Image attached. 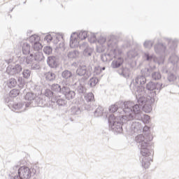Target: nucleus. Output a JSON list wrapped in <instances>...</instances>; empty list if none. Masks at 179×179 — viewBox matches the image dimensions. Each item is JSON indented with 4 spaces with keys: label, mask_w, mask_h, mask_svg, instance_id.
Segmentation results:
<instances>
[{
    "label": "nucleus",
    "mask_w": 179,
    "mask_h": 179,
    "mask_svg": "<svg viewBox=\"0 0 179 179\" xmlns=\"http://www.w3.org/2000/svg\"><path fill=\"white\" fill-rule=\"evenodd\" d=\"M97 52L101 53L104 52L106 50H108V53L101 57V59L103 62H110V61H113L115 58L111 63V66L113 69L120 68V66L124 64V59L120 56L122 54V50L118 47V40L115 36H112L108 38L101 36L97 41Z\"/></svg>",
    "instance_id": "1"
},
{
    "label": "nucleus",
    "mask_w": 179,
    "mask_h": 179,
    "mask_svg": "<svg viewBox=\"0 0 179 179\" xmlns=\"http://www.w3.org/2000/svg\"><path fill=\"white\" fill-rule=\"evenodd\" d=\"M123 111L125 115L121 119L122 122H127L134 119L137 121H143L145 124H148L150 121V116L143 114L139 104H135L134 102L126 101L123 106Z\"/></svg>",
    "instance_id": "2"
},
{
    "label": "nucleus",
    "mask_w": 179,
    "mask_h": 179,
    "mask_svg": "<svg viewBox=\"0 0 179 179\" xmlns=\"http://www.w3.org/2000/svg\"><path fill=\"white\" fill-rule=\"evenodd\" d=\"M123 117L124 115H121L115 117L113 114L109 115V126L114 132L121 134V132H122V125H124L123 124H127V122H129L131 124L130 130L131 134H141V132H142V124L139 122V121L134 118L131 120H127L126 122H123L122 120H121Z\"/></svg>",
    "instance_id": "3"
},
{
    "label": "nucleus",
    "mask_w": 179,
    "mask_h": 179,
    "mask_svg": "<svg viewBox=\"0 0 179 179\" xmlns=\"http://www.w3.org/2000/svg\"><path fill=\"white\" fill-rule=\"evenodd\" d=\"M135 141L138 144V149H140V153L143 156L141 164L144 169H149L150 166V162H152V154L153 150H152V144L150 141L152 139L146 138L143 135L140 134L136 136Z\"/></svg>",
    "instance_id": "4"
},
{
    "label": "nucleus",
    "mask_w": 179,
    "mask_h": 179,
    "mask_svg": "<svg viewBox=\"0 0 179 179\" xmlns=\"http://www.w3.org/2000/svg\"><path fill=\"white\" fill-rule=\"evenodd\" d=\"M131 89L134 90L135 95L138 103L141 109L143 107V111L145 113H150L152 111V106L146 104V92H145V87H135L133 85H131Z\"/></svg>",
    "instance_id": "5"
},
{
    "label": "nucleus",
    "mask_w": 179,
    "mask_h": 179,
    "mask_svg": "<svg viewBox=\"0 0 179 179\" xmlns=\"http://www.w3.org/2000/svg\"><path fill=\"white\" fill-rule=\"evenodd\" d=\"M44 59V56L43 55V52H36L34 55L31 54L29 56L22 57L20 58V64L22 65H29L31 64L33 62L36 61L37 62L40 61H43Z\"/></svg>",
    "instance_id": "6"
},
{
    "label": "nucleus",
    "mask_w": 179,
    "mask_h": 179,
    "mask_svg": "<svg viewBox=\"0 0 179 179\" xmlns=\"http://www.w3.org/2000/svg\"><path fill=\"white\" fill-rule=\"evenodd\" d=\"M31 178V169L27 166H21L18 169V176L13 179H29Z\"/></svg>",
    "instance_id": "7"
},
{
    "label": "nucleus",
    "mask_w": 179,
    "mask_h": 179,
    "mask_svg": "<svg viewBox=\"0 0 179 179\" xmlns=\"http://www.w3.org/2000/svg\"><path fill=\"white\" fill-rule=\"evenodd\" d=\"M166 87V85L162 83H155L153 82H150L146 85L147 90L150 92H153L154 93H159L160 90Z\"/></svg>",
    "instance_id": "8"
},
{
    "label": "nucleus",
    "mask_w": 179,
    "mask_h": 179,
    "mask_svg": "<svg viewBox=\"0 0 179 179\" xmlns=\"http://www.w3.org/2000/svg\"><path fill=\"white\" fill-rule=\"evenodd\" d=\"M77 76H83L85 79H89L92 76V72L87 70L85 65L79 66L76 71Z\"/></svg>",
    "instance_id": "9"
},
{
    "label": "nucleus",
    "mask_w": 179,
    "mask_h": 179,
    "mask_svg": "<svg viewBox=\"0 0 179 179\" xmlns=\"http://www.w3.org/2000/svg\"><path fill=\"white\" fill-rule=\"evenodd\" d=\"M62 93L66 100H73V99H75V96H76V93H75L74 91L71 90L68 84H66L62 87Z\"/></svg>",
    "instance_id": "10"
},
{
    "label": "nucleus",
    "mask_w": 179,
    "mask_h": 179,
    "mask_svg": "<svg viewBox=\"0 0 179 179\" xmlns=\"http://www.w3.org/2000/svg\"><path fill=\"white\" fill-rule=\"evenodd\" d=\"M135 83H136V85H135ZM145 83H146V76L143 75L138 76L135 79V83H133L130 85V89L131 90H132V92L134 93L135 94V92H136V90H134V88L131 87V86H132L133 85L136 87H143V86L142 85H145Z\"/></svg>",
    "instance_id": "11"
},
{
    "label": "nucleus",
    "mask_w": 179,
    "mask_h": 179,
    "mask_svg": "<svg viewBox=\"0 0 179 179\" xmlns=\"http://www.w3.org/2000/svg\"><path fill=\"white\" fill-rule=\"evenodd\" d=\"M48 106V100L43 95H38L35 98L33 107H47Z\"/></svg>",
    "instance_id": "12"
},
{
    "label": "nucleus",
    "mask_w": 179,
    "mask_h": 179,
    "mask_svg": "<svg viewBox=\"0 0 179 179\" xmlns=\"http://www.w3.org/2000/svg\"><path fill=\"white\" fill-rule=\"evenodd\" d=\"M8 106L12 111H16L18 113H22V111H24V108H23V103H13V101H10L9 103L8 104Z\"/></svg>",
    "instance_id": "13"
},
{
    "label": "nucleus",
    "mask_w": 179,
    "mask_h": 179,
    "mask_svg": "<svg viewBox=\"0 0 179 179\" xmlns=\"http://www.w3.org/2000/svg\"><path fill=\"white\" fill-rule=\"evenodd\" d=\"M8 75H17L22 72V66L20 64H15V66H8L6 70Z\"/></svg>",
    "instance_id": "14"
},
{
    "label": "nucleus",
    "mask_w": 179,
    "mask_h": 179,
    "mask_svg": "<svg viewBox=\"0 0 179 179\" xmlns=\"http://www.w3.org/2000/svg\"><path fill=\"white\" fill-rule=\"evenodd\" d=\"M80 48L83 50V54L85 57H91L93 54V48L89 47V44L86 42L80 45Z\"/></svg>",
    "instance_id": "15"
},
{
    "label": "nucleus",
    "mask_w": 179,
    "mask_h": 179,
    "mask_svg": "<svg viewBox=\"0 0 179 179\" xmlns=\"http://www.w3.org/2000/svg\"><path fill=\"white\" fill-rule=\"evenodd\" d=\"M80 39L77 37L76 35H73V33L71 36L70 38V47L71 48H76L79 47V42Z\"/></svg>",
    "instance_id": "16"
},
{
    "label": "nucleus",
    "mask_w": 179,
    "mask_h": 179,
    "mask_svg": "<svg viewBox=\"0 0 179 179\" xmlns=\"http://www.w3.org/2000/svg\"><path fill=\"white\" fill-rule=\"evenodd\" d=\"M74 87L79 94H85L86 93V87L79 81L75 83Z\"/></svg>",
    "instance_id": "17"
},
{
    "label": "nucleus",
    "mask_w": 179,
    "mask_h": 179,
    "mask_svg": "<svg viewBox=\"0 0 179 179\" xmlns=\"http://www.w3.org/2000/svg\"><path fill=\"white\" fill-rule=\"evenodd\" d=\"M117 73L120 76H123V78H129V76L131 75V71L127 67L120 69L117 70Z\"/></svg>",
    "instance_id": "18"
},
{
    "label": "nucleus",
    "mask_w": 179,
    "mask_h": 179,
    "mask_svg": "<svg viewBox=\"0 0 179 179\" xmlns=\"http://www.w3.org/2000/svg\"><path fill=\"white\" fill-rule=\"evenodd\" d=\"M125 104V102L123 103V106H122V108H118V103H115L114 105H111L109 107V111L110 113H115L116 111H118V113H120V111H121V113L123 111V113H125V112H124V106Z\"/></svg>",
    "instance_id": "19"
},
{
    "label": "nucleus",
    "mask_w": 179,
    "mask_h": 179,
    "mask_svg": "<svg viewBox=\"0 0 179 179\" xmlns=\"http://www.w3.org/2000/svg\"><path fill=\"white\" fill-rule=\"evenodd\" d=\"M155 51L157 54H163L166 51V46L163 43H158L155 45Z\"/></svg>",
    "instance_id": "20"
},
{
    "label": "nucleus",
    "mask_w": 179,
    "mask_h": 179,
    "mask_svg": "<svg viewBox=\"0 0 179 179\" xmlns=\"http://www.w3.org/2000/svg\"><path fill=\"white\" fill-rule=\"evenodd\" d=\"M47 62L50 68H57V58L54 56L48 57Z\"/></svg>",
    "instance_id": "21"
},
{
    "label": "nucleus",
    "mask_w": 179,
    "mask_h": 179,
    "mask_svg": "<svg viewBox=\"0 0 179 179\" xmlns=\"http://www.w3.org/2000/svg\"><path fill=\"white\" fill-rule=\"evenodd\" d=\"M44 76L45 79H46L48 82H54L57 76L55 75V73L51 71H48L44 74Z\"/></svg>",
    "instance_id": "22"
},
{
    "label": "nucleus",
    "mask_w": 179,
    "mask_h": 179,
    "mask_svg": "<svg viewBox=\"0 0 179 179\" xmlns=\"http://www.w3.org/2000/svg\"><path fill=\"white\" fill-rule=\"evenodd\" d=\"M73 36H76L80 40H85L87 37V31H81L79 34L74 32Z\"/></svg>",
    "instance_id": "23"
},
{
    "label": "nucleus",
    "mask_w": 179,
    "mask_h": 179,
    "mask_svg": "<svg viewBox=\"0 0 179 179\" xmlns=\"http://www.w3.org/2000/svg\"><path fill=\"white\" fill-rule=\"evenodd\" d=\"M37 96L33 93V92H28L25 95V100H28L29 101H31L32 104L34 103V100H36V98Z\"/></svg>",
    "instance_id": "24"
},
{
    "label": "nucleus",
    "mask_w": 179,
    "mask_h": 179,
    "mask_svg": "<svg viewBox=\"0 0 179 179\" xmlns=\"http://www.w3.org/2000/svg\"><path fill=\"white\" fill-rule=\"evenodd\" d=\"M30 44L28 43H24L22 45V54H24V55H27L29 54H30Z\"/></svg>",
    "instance_id": "25"
},
{
    "label": "nucleus",
    "mask_w": 179,
    "mask_h": 179,
    "mask_svg": "<svg viewBox=\"0 0 179 179\" xmlns=\"http://www.w3.org/2000/svg\"><path fill=\"white\" fill-rule=\"evenodd\" d=\"M82 113V110H80V108L79 106H73L71 108V114L72 115H79Z\"/></svg>",
    "instance_id": "26"
},
{
    "label": "nucleus",
    "mask_w": 179,
    "mask_h": 179,
    "mask_svg": "<svg viewBox=\"0 0 179 179\" xmlns=\"http://www.w3.org/2000/svg\"><path fill=\"white\" fill-rule=\"evenodd\" d=\"M67 57L70 59H73L75 58H78V57H79V51H78V50L70 51L68 53Z\"/></svg>",
    "instance_id": "27"
},
{
    "label": "nucleus",
    "mask_w": 179,
    "mask_h": 179,
    "mask_svg": "<svg viewBox=\"0 0 179 179\" xmlns=\"http://www.w3.org/2000/svg\"><path fill=\"white\" fill-rule=\"evenodd\" d=\"M168 45L171 51H174V50L177 48V41H171L170 39H168Z\"/></svg>",
    "instance_id": "28"
},
{
    "label": "nucleus",
    "mask_w": 179,
    "mask_h": 179,
    "mask_svg": "<svg viewBox=\"0 0 179 179\" xmlns=\"http://www.w3.org/2000/svg\"><path fill=\"white\" fill-rule=\"evenodd\" d=\"M62 77L63 78V79H66V80H68V79L72 78V72H71L69 70H64L62 73Z\"/></svg>",
    "instance_id": "29"
},
{
    "label": "nucleus",
    "mask_w": 179,
    "mask_h": 179,
    "mask_svg": "<svg viewBox=\"0 0 179 179\" xmlns=\"http://www.w3.org/2000/svg\"><path fill=\"white\" fill-rule=\"evenodd\" d=\"M99 83V79L96 77H92L89 81H88V85L90 86V87H94L96 85Z\"/></svg>",
    "instance_id": "30"
},
{
    "label": "nucleus",
    "mask_w": 179,
    "mask_h": 179,
    "mask_svg": "<svg viewBox=\"0 0 179 179\" xmlns=\"http://www.w3.org/2000/svg\"><path fill=\"white\" fill-rule=\"evenodd\" d=\"M51 90L52 92H56V93H62V88H61V85L58 84H52L51 87Z\"/></svg>",
    "instance_id": "31"
},
{
    "label": "nucleus",
    "mask_w": 179,
    "mask_h": 179,
    "mask_svg": "<svg viewBox=\"0 0 179 179\" xmlns=\"http://www.w3.org/2000/svg\"><path fill=\"white\" fill-rule=\"evenodd\" d=\"M104 108L101 106H99L94 111V115L96 117H101L103 114L104 113Z\"/></svg>",
    "instance_id": "32"
},
{
    "label": "nucleus",
    "mask_w": 179,
    "mask_h": 179,
    "mask_svg": "<svg viewBox=\"0 0 179 179\" xmlns=\"http://www.w3.org/2000/svg\"><path fill=\"white\" fill-rule=\"evenodd\" d=\"M169 62L173 65H176L178 62V56L176 55V54H172L169 57Z\"/></svg>",
    "instance_id": "33"
},
{
    "label": "nucleus",
    "mask_w": 179,
    "mask_h": 179,
    "mask_svg": "<svg viewBox=\"0 0 179 179\" xmlns=\"http://www.w3.org/2000/svg\"><path fill=\"white\" fill-rule=\"evenodd\" d=\"M7 85L10 89H12V87H16V85H17V81L15 78H10Z\"/></svg>",
    "instance_id": "34"
},
{
    "label": "nucleus",
    "mask_w": 179,
    "mask_h": 179,
    "mask_svg": "<svg viewBox=\"0 0 179 179\" xmlns=\"http://www.w3.org/2000/svg\"><path fill=\"white\" fill-rule=\"evenodd\" d=\"M153 44H155V42L153 41H145L143 43L144 48H148V50H150L152 47H153Z\"/></svg>",
    "instance_id": "35"
},
{
    "label": "nucleus",
    "mask_w": 179,
    "mask_h": 179,
    "mask_svg": "<svg viewBox=\"0 0 179 179\" xmlns=\"http://www.w3.org/2000/svg\"><path fill=\"white\" fill-rule=\"evenodd\" d=\"M167 79L169 82H176L177 80V76L175 73H169Z\"/></svg>",
    "instance_id": "36"
},
{
    "label": "nucleus",
    "mask_w": 179,
    "mask_h": 179,
    "mask_svg": "<svg viewBox=\"0 0 179 179\" xmlns=\"http://www.w3.org/2000/svg\"><path fill=\"white\" fill-rule=\"evenodd\" d=\"M137 55H138V52H136L135 50H129L127 52V57L130 59H131V58H135V57H136Z\"/></svg>",
    "instance_id": "37"
},
{
    "label": "nucleus",
    "mask_w": 179,
    "mask_h": 179,
    "mask_svg": "<svg viewBox=\"0 0 179 179\" xmlns=\"http://www.w3.org/2000/svg\"><path fill=\"white\" fill-rule=\"evenodd\" d=\"M53 36V40H54V44H58V42L61 40V38H63L64 36H62L59 34H55Z\"/></svg>",
    "instance_id": "38"
},
{
    "label": "nucleus",
    "mask_w": 179,
    "mask_h": 179,
    "mask_svg": "<svg viewBox=\"0 0 179 179\" xmlns=\"http://www.w3.org/2000/svg\"><path fill=\"white\" fill-rule=\"evenodd\" d=\"M29 41H30V43H34V44L35 43L40 41V36H38L36 34L32 35L29 37Z\"/></svg>",
    "instance_id": "39"
},
{
    "label": "nucleus",
    "mask_w": 179,
    "mask_h": 179,
    "mask_svg": "<svg viewBox=\"0 0 179 179\" xmlns=\"http://www.w3.org/2000/svg\"><path fill=\"white\" fill-rule=\"evenodd\" d=\"M152 78L153 80H159L162 79V74H160V72H159V71L153 72L152 73Z\"/></svg>",
    "instance_id": "40"
},
{
    "label": "nucleus",
    "mask_w": 179,
    "mask_h": 179,
    "mask_svg": "<svg viewBox=\"0 0 179 179\" xmlns=\"http://www.w3.org/2000/svg\"><path fill=\"white\" fill-rule=\"evenodd\" d=\"M85 97V100L87 101H94V94H93V93L92 92H89L88 94H86Z\"/></svg>",
    "instance_id": "41"
},
{
    "label": "nucleus",
    "mask_w": 179,
    "mask_h": 179,
    "mask_svg": "<svg viewBox=\"0 0 179 179\" xmlns=\"http://www.w3.org/2000/svg\"><path fill=\"white\" fill-rule=\"evenodd\" d=\"M33 48L34 50V51H40V50H41V48H43V45H41V43H40V42H35V43H34L33 45Z\"/></svg>",
    "instance_id": "42"
},
{
    "label": "nucleus",
    "mask_w": 179,
    "mask_h": 179,
    "mask_svg": "<svg viewBox=\"0 0 179 179\" xmlns=\"http://www.w3.org/2000/svg\"><path fill=\"white\" fill-rule=\"evenodd\" d=\"M20 93V91H19V90L13 89L10 92V96L17 97V96H19Z\"/></svg>",
    "instance_id": "43"
},
{
    "label": "nucleus",
    "mask_w": 179,
    "mask_h": 179,
    "mask_svg": "<svg viewBox=\"0 0 179 179\" xmlns=\"http://www.w3.org/2000/svg\"><path fill=\"white\" fill-rule=\"evenodd\" d=\"M142 75H144L145 76H150V73H152V69L149 68H145L144 70L141 71Z\"/></svg>",
    "instance_id": "44"
},
{
    "label": "nucleus",
    "mask_w": 179,
    "mask_h": 179,
    "mask_svg": "<svg viewBox=\"0 0 179 179\" xmlns=\"http://www.w3.org/2000/svg\"><path fill=\"white\" fill-rule=\"evenodd\" d=\"M31 74V71L29 69H25L22 72V75L25 79H29V78H30Z\"/></svg>",
    "instance_id": "45"
},
{
    "label": "nucleus",
    "mask_w": 179,
    "mask_h": 179,
    "mask_svg": "<svg viewBox=\"0 0 179 179\" xmlns=\"http://www.w3.org/2000/svg\"><path fill=\"white\" fill-rule=\"evenodd\" d=\"M56 103L58 106H66V100L62 98H58Z\"/></svg>",
    "instance_id": "46"
},
{
    "label": "nucleus",
    "mask_w": 179,
    "mask_h": 179,
    "mask_svg": "<svg viewBox=\"0 0 179 179\" xmlns=\"http://www.w3.org/2000/svg\"><path fill=\"white\" fill-rule=\"evenodd\" d=\"M43 52L46 54V55H50L52 52V48L50 46H46L43 48Z\"/></svg>",
    "instance_id": "47"
},
{
    "label": "nucleus",
    "mask_w": 179,
    "mask_h": 179,
    "mask_svg": "<svg viewBox=\"0 0 179 179\" xmlns=\"http://www.w3.org/2000/svg\"><path fill=\"white\" fill-rule=\"evenodd\" d=\"M143 58L146 61H152V59H153V55H150L148 52H145L143 55Z\"/></svg>",
    "instance_id": "48"
},
{
    "label": "nucleus",
    "mask_w": 179,
    "mask_h": 179,
    "mask_svg": "<svg viewBox=\"0 0 179 179\" xmlns=\"http://www.w3.org/2000/svg\"><path fill=\"white\" fill-rule=\"evenodd\" d=\"M31 69H34V70H37V69H40V64L38 63H36L34 62L31 63Z\"/></svg>",
    "instance_id": "49"
},
{
    "label": "nucleus",
    "mask_w": 179,
    "mask_h": 179,
    "mask_svg": "<svg viewBox=\"0 0 179 179\" xmlns=\"http://www.w3.org/2000/svg\"><path fill=\"white\" fill-rule=\"evenodd\" d=\"M45 97H52L54 96V92L50 90H45Z\"/></svg>",
    "instance_id": "50"
},
{
    "label": "nucleus",
    "mask_w": 179,
    "mask_h": 179,
    "mask_svg": "<svg viewBox=\"0 0 179 179\" xmlns=\"http://www.w3.org/2000/svg\"><path fill=\"white\" fill-rule=\"evenodd\" d=\"M54 40L53 35L48 34L45 36L44 41H47V43H50V41H52Z\"/></svg>",
    "instance_id": "51"
},
{
    "label": "nucleus",
    "mask_w": 179,
    "mask_h": 179,
    "mask_svg": "<svg viewBox=\"0 0 179 179\" xmlns=\"http://www.w3.org/2000/svg\"><path fill=\"white\" fill-rule=\"evenodd\" d=\"M101 73V67L96 66L94 70V75H100Z\"/></svg>",
    "instance_id": "52"
},
{
    "label": "nucleus",
    "mask_w": 179,
    "mask_h": 179,
    "mask_svg": "<svg viewBox=\"0 0 179 179\" xmlns=\"http://www.w3.org/2000/svg\"><path fill=\"white\" fill-rule=\"evenodd\" d=\"M18 86L23 87L24 86V80L22 77H19L17 79Z\"/></svg>",
    "instance_id": "53"
},
{
    "label": "nucleus",
    "mask_w": 179,
    "mask_h": 179,
    "mask_svg": "<svg viewBox=\"0 0 179 179\" xmlns=\"http://www.w3.org/2000/svg\"><path fill=\"white\" fill-rule=\"evenodd\" d=\"M88 40L90 43H96V41H97V39L96 38V35L94 34H92L91 35V37L88 38Z\"/></svg>",
    "instance_id": "54"
},
{
    "label": "nucleus",
    "mask_w": 179,
    "mask_h": 179,
    "mask_svg": "<svg viewBox=\"0 0 179 179\" xmlns=\"http://www.w3.org/2000/svg\"><path fill=\"white\" fill-rule=\"evenodd\" d=\"M59 48L62 50V51H65V43L64 42H62L59 44Z\"/></svg>",
    "instance_id": "55"
},
{
    "label": "nucleus",
    "mask_w": 179,
    "mask_h": 179,
    "mask_svg": "<svg viewBox=\"0 0 179 179\" xmlns=\"http://www.w3.org/2000/svg\"><path fill=\"white\" fill-rule=\"evenodd\" d=\"M142 131L143 132H147V131H149V127H148V126H145L144 127H142Z\"/></svg>",
    "instance_id": "56"
},
{
    "label": "nucleus",
    "mask_w": 179,
    "mask_h": 179,
    "mask_svg": "<svg viewBox=\"0 0 179 179\" xmlns=\"http://www.w3.org/2000/svg\"><path fill=\"white\" fill-rule=\"evenodd\" d=\"M162 72L164 73H167V72H168L167 69H166V67H163L162 68Z\"/></svg>",
    "instance_id": "57"
},
{
    "label": "nucleus",
    "mask_w": 179,
    "mask_h": 179,
    "mask_svg": "<svg viewBox=\"0 0 179 179\" xmlns=\"http://www.w3.org/2000/svg\"><path fill=\"white\" fill-rule=\"evenodd\" d=\"M6 62H7V64H10V62H12V59L6 60Z\"/></svg>",
    "instance_id": "58"
},
{
    "label": "nucleus",
    "mask_w": 179,
    "mask_h": 179,
    "mask_svg": "<svg viewBox=\"0 0 179 179\" xmlns=\"http://www.w3.org/2000/svg\"><path fill=\"white\" fill-rule=\"evenodd\" d=\"M101 71H106V67H102Z\"/></svg>",
    "instance_id": "59"
},
{
    "label": "nucleus",
    "mask_w": 179,
    "mask_h": 179,
    "mask_svg": "<svg viewBox=\"0 0 179 179\" xmlns=\"http://www.w3.org/2000/svg\"><path fill=\"white\" fill-rule=\"evenodd\" d=\"M19 168V166H14V169H18Z\"/></svg>",
    "instance_id": "60"
},
{
    "label": "nucleus",
    "mask_w": 179,
    "mask_h": 179,
    "mask_svg": "<svg viewBox=\"0 0 179 179\" xmlns=\"http://www.w3.org/2000/svg\"><path fill=\"white\" fill-rule=\"evenodd\" d=\"M6 101H8V99H6Z\"/></svg>",
    "instance_id": "61"
},
{
    "label": "nucleus",
    "mask_w": 179,
    "mask_h": 179,
    "mask_svg": "<svg viewBox=\"0 0 179 179\" xmlns=\"http://www.w3.org/2000/svg\"><path fill=\"white\" fill-rule=\"evenodd\" d=\"M26 107H27V104H26Z\"/></svg>",
    "instance_id": "62"
}]
</instances>
